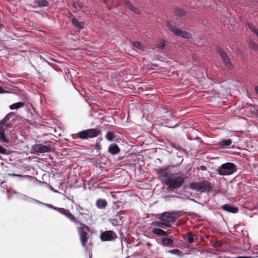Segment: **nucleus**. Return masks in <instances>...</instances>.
Segmentation results:
<instances>
[{
  "instance_id": "obj_21",
  "label": "nucleus",
  "mask_w": 258,
  "mask_h": 258,
  "mask_svg": "<svg viewBox=\"0 0 258 258\" xmlns=\"http://www.w3.org/2000/svg\"><path fill=\"white\" fill-rule=\"evenodd\" d=\"M107 205L106 200L102 199H99L96 202V206L99 209H104Z\"/></svg>"
},
{
  "instance_id": "obj_22",
  "label": "nucleus",
  "mask_w": 258,
  "mask_h": 258,
  "mask_svg": "<svg viewBox=\"0 0 258 258\" xmlns=\"http://www.w3.org/2000/svg\"><path fill=\"white\" fill-rule=\"evenodd\" d=\"M25 201H26L28 203H34V204H39V205H43V206H45L46 207H47V206H49L50 204H45V203H42L37 200H36L35 199H33L31 197H30L28 196H26V198L24 200Z\"/></svg>"
},
{
  "instance_id": "obj_26",
  "label": "nucleus",
  "mask_w": 258,
  "mask_h": 258,
  "mask_svg": "<svg viewBox=\"0 0 258 258\" xmlns=\"http://www.w3.org/2000/svg\"><path fill=\"white\" fill-rule=\"evenodd\" d=\"M170 145L171 147L174 148L177 151H180L183 153H186V151L185 149L181 147L179 144L175 143L174 142H171Z\"/></svg>"
},
{
  "instance_id": "obj_53",
  "label": "nucleus",
  "mask_w": 258,
  "mask_h": 258,
  "mask_svg": "<svg viewBox=\"0 0 258 258\" xmlns=\"http://www.w3.org/2000/svg\"><path fill=\"white\" fill-rule=\"evenodd\" d=\"M9 176H21V175L20 174H9Z\"/></svg>"
},
{
  "instance_id": "obj_2",
  "label": "nucleus",
  "mask_w": 258,
  "mask_h": 258,
  "mask_svg": "<svg viewBox=\"0 0 258 258\" xmlns=\"http://www.w3.org/2000/svg\"><path fill=\"white\" fill-rule=\"evenodd\" d=\"M189 188L201 193H207L212 189L211 183L207 180L192 182L189 184Z\"/></svg>"
},
{
  "instance_id": "obj_10",
  "label": "nucleus",
  "mask_w": 258,
  "mask_h": 258,
  "mask_svg": "<svg viewBox=\"0 0 258 258\" xmlns=\"http://www.w3.org/2000/svg\"><path fill=\"white\" fill-rule=\"evenodd\" d=\"M32 149L35 154L39 155L41 153L51 152L52 147L50 145H44L41 144H36L32 146Z\"/></svg>"
},
{
  "instance_id": "obj_17",
  "label": "nucleus",
  "mask_w": 258,
  "mask_h": 258,
  "mask_svg": "<svg viewBox=\"0 0 258 258\" xmlns=\"http://www.w3.org/2000/svg\"><path fill=\"white\" fill-rule=\"evenodd\" d=\"M152 225L153 226H156L157 227H159V228H165L164 226H165L167 227H169V228H171L172 227V225L170 223H169L168 222L161 221V220H160V221H153L152 223Z\"/></svg>"
},
{
  "instance_id": "obj_56",
  "label": "nucleus",
  "mask_w": 258,
  "mask_h": 258,
  "mask_svg": "<svg viewBox=\"0 0 258 258\" xmlns=\"http://www.w3.org/2000/svg\"><path fill=\"white\" fill-rule=\"evenodd\" d=\"M4 92V90L3 87H0V93H3Z\"/></svg>"
},
{
  "instance_id": "obj_4",
  "label": "nucleus",
  "mask_w": 258,
  "mask_h": 258,
  "mask_svg": "<svg viewBox=\"0 0 258 258\" xmlns=\"http://www.w3.org/2000/svg\"><path fill=\"white\" fill-rule=\"evenodd\" d=\"M47 207L49 209L56 211L62 215L65 216L68 219H69L74 224L76 225H83V223L81 222V221L76 218L75 216L72 214L69 210L62 208H58L51 204H50L49 206H47Z\"/></svg>"
},
{
  "instance_id": "obj_39",
  "label": "nucleus",
  "mask_w": 258,
  "mask_h": 258,
  "mask_svg": "<svg viewBox=\"0 0 258 258\" xmlns=\"http://www.w3.org/2000/svg\"><path fill=\"white\" fill-rule=\"evenodd\" d=\"M170 121H168L167 119H164L163 120V121L162 122V125H164L167 127H169V128H173L174 127H171L169 125H168L169 124H170Z\"/></svg>"
},
{
  "instance_id": "obj_38",
  "label": "nucleus",
  "mask_w": 258,
  "mask_h": 258,
  "mask_svg": "<svg viewBox=\"0 0 258 258\" xmlns=\"http://www.w3.org/2000/svg\"><path fill=\"white\" fill-rule=\"evenodd\" d=\"M166 41L164 40H161L158 44V46L161 49H164L166 46Z\"/></svg>"
},
{
  "instance_id": "obj_25",
  "label": "nucleus",
  "mask_w": 258,
  "mask_h": 258,
  "mask_svg": "<svg viewBox=\"0 0 258 258\" xmlns=\"http://www.w3.org/2000/svg\"><path fill=\"white\" fill-rule=\"evenodd\" d=\"M163 246H170L173 243L172 239L166 237H163L162 239Z\"/></svg>"
},
{
  "instance_id": "obj_43",
  "label": "nucleus",
  "mask_w": 258,
  "mask_h": 258,
  "mask_svg": "<svg viewBox=\"0 0 258 258\" xmlns=\"http://www.w3.org/2000/svg\"><path fill=\"white\" fill-rule=\"evenodd\" d=\"M94 149L98 152L101 149V146L100 145L97 144L95 145Z\"/></svg>"
},
{
  "instance_id": "obj_13",
  "label": "nucleus",
  "mask_w": 258,
  "mask_h": 258,
  "mask_svg": "<svg viewBox=\"0 0 258 258\" xmlns=\"http://www.w3.org/2000/svg\"><path fill=\"white\" fill-rule=\"evenodd\" d=\"M76 210L80 215L86 216V219H91L92 218V213L90 211V210L84 208L79 205H77Z\"/></svg>"
},
{
  "instance_id": "obj_63",
  "label": "nucleus",
  "mask_w": 258,
  "mask_h": 258,
  "mask_svg": "<svg viewBox=\"0 0 258 258\" xmlns=\"http://www.w3.org/2000/svg\"><path fill=\"white\" fill-rule=\"evenodd\" d=\"M35 12L36 13H39V12H38V11H35Z\"/></svg>"
},
{
  "instance_id": "obj_3",
  "label": "nucleus",
  "mask_w": 258,
  "mask_h": 258,
  "mask_svg": "<svg viewBox=\"0 0 258 258\" xmlns=\"http://www.w3.org/2000/svg\"><path fill=\"white\" fill-rule=\"evenodd\" d=\"M237 170V166L232 162H226L219 166L216 171L220 175H230L233 174Z\"/></svg>"
},
{
  "instance_id": "obj_58",
  "label": "nucleus",
  "mask_w": 258,
  "mask_h": 258,
  "mask_svg": "<svg viewBox=\"0 0 258 258\" xmlns=\"http://www.w3.org/2000/svg\"><path fill=\"white\" fill-rule=\"evenodd\" d=\"M124 158V156L120 157L119 158V160H122Z\"/></svg>"
},
{
  "instance_id": "obj_12",
  "label": "nucleus",
  "mask_w": 258,
  "mask_h": 258,
  "mask_svg": "<svg viewBox=\"0 0 258 258\" xmlns=\"http://www.w3.org/2000/svg\"><path fill=\"white\" fill-rule=\"evenodd\" d=\"M116 238H117L116 233L111 230L104 231L100 234V239L103 241H113Z\"/></svg>"
},
{
  "instance_id": "obj_29",
  "label": "nucleus",
  "mask_w": 258,
  "mask_h": 258,
  "mask_svg": "<svg viewBox=\"0 0 258 258\" xmlns=\"http://www.w3.org/2000/svg\"><path fill=\"white\" fill-rule=\"evenodd\" d=\"M24 106V103L22 102H18L13 104H11L9 106V108L11 110H17Z\"/></svg>"
},
{
  "instance_id": "obj_8",
  "label": "nucleus",
  "mask_w": 258,
  "mask_h": 258,
  "mask_svg": "<svg viewBox=\"0 0 258 258\" xmlns=\"http://www.w3.org/2000/svg\"><path fill=\"white\" fill-rule=\"evenodd\" d=\"M216 51L217 53L221 57L225 67L228 69L231 70L233 69V65L227 53L220 48H218Z\"/></svg>"
},
{
  "instance_id": "obj_52",
  "label": "nucleus",
  "mask_w": 258,
  "mask_h": 258,
  "mask_svg": "<svg viewBox=\"0 0 258 258\" xmlns=\"http://www.w3.org/2000/svg\"><path fill=\"white\" fill-rule=\"evenodd\" d=\"M50 189L51 191H53L54 192H55V193H58V192H59L57 190H55V189L53 188V187H52V186H50Z\"/></svg>"
},
{
  "instance_id": "obj_34",
  "label": "nucleus",
  "mask_w": 258,
  "mask_h": 258,
  "mask_svg": "<svg viewBox=\"0 0 258 258\" xmlns=\"http://www.w3.org/2000/svg\"><path fill=\"white\" fill-rule=\"evenodd\" d=\"M187 241L189 243H192L194 242V235L191 232H188L187 234Z\"/></svg>"
},
{
  "instance_id": "obj_20",
  "label": "nucleus",
  "mask_w": 258,
  "mask_h": 258,
  "mask_svg": "<svg viewBox=\"0 0 258 258\" xmlns=\"http://www.w3.org/2000/svg\"><path fill=\"white\" fill-rule=\"evenodd\" d=\"M5 129L6 128L4 127H0V140L3 142L9 143L10 142V140L8 136L5 133Z\"/></svg>"
},
{
  "instance_id": "obj_6",
  "label": "nucleus",
  "mask_w": 258,
  "mask_h": 258,
  "mask_svg": "<svg viewBox=\"0 0 258 258\" xmlns=\"http://www.w3.org/2000/svg\"><path fill=\"white\" fill-rule=\"evenodd\" d=\"M100 131L98 128H90L83 131L79 133V137L83 140L93 138L98 136Z\"/></svg>"
},
{
  "instance_id": "obj_1",
  "label": "nucleus",
  "mask_w": 258,
  "mask_h": 258,
  "mask_svg": "<svg viewBox=\"0 0 258 258\" xmlns=\"http://www.w3.org/2000/svg\"><path fill=\"white\" fill-rule=\"evenodd\" d=\"M163 182L170 191H173L182 186L184 182V178L182 176L175 175L171 173L170 174H166Z\"/></svg>"
},
{
  "instance_id": "obj_11",
  "label": "nucleus",
  "mask_w": 258,
  "mask_h": 258,
  "mask_svg": "<svg viewBox=\"0 0 258 258\" xmlns=\"http://www.w3.org/2000/svg\"><path fill=\"white\" fill-rule=\"evenodd\" d=\"M124 210L119 211L115 216V218L108 219L109 222L113 226L121 225L123 223V215L125 214Z\"/></svg>"
},
{
  "instance_id": "obj_19",
  "label": "nucleus",
  "mask_w": 258,
  "mask_h": 258,
  "mask_svg": "<svg viewBox=\"0 0 258 258\" xmlns=\"http://www.w3.org/2000/svg\"><path fill=\"white\" fill-rule=\"evenodd\" d=\"M174 14L181 20H184L186 15V12L183 9L177 8L174 9Z\"/></svg>"
},
{
  "instance_id": "obj_24",
  "label": "nucleus",
  "mask_w": 258,
  "mask_h": 258,
  "mask_svg": "<svg viewBox=\"0 0 258 258\" xmlns=\"http://www.w3.org/2000/svg\"><path fill=\"white\" fill-rule=\"evenodd\" d=\"M166 252L170 253L173 255H175L179 257H182L183 255V252L178 249H173L171 250H166Z\"/></svg>"
},
{
  "instance_id": "obj_33",
  "label": "nucleus",
  "mask_w": 258,
  "mask_h": 258,
  "mask_svg": "<svg viewBox=\"0 0 258 258\" xmlns=\"http://www.w3.org/2000/svg\"><path fill=\"white\" fill-rule=\"evenodd\" d=\"M247 26L249 29L251 30L253 33H254L258 37V30L253 25H252L249 23H247Z\"/></svg>"
},
{
  "instance_id": "obj_45",
  "label": "nucleus",
  "mask_w": 258,
  "mask_h": 258,
  "mask_svg": "<svg viewBox=\"0 0 258 258\" xmlns=\"http://www.w3.org/2000/svg\"><path fill=\"white\" fill-rule=\"evenodd\" d=\"M199 170H201V171H206L207 170V167L205 165H201L199 167Z\"/></svg>"
},
{
  "instance_id": "obj_44",
  "label": "nucleus",
  "mask_w": 258,
  "mask_h": 258,
  "mask_svg": "<svg viewBox=\"0 0 258 258\" xmlns=\"http://www.w3.org/2000/svg\"><path fill=\"white\" fill-rule=\"evenodd\" d=\"M26 196H27L25 195L22 194H19V196H18V197H19V199H20L21 200H23V201H24V200L26 198Z\"/></svg>"
},
{
  "instance_id": "obj_41",
  "label": "nucleus",
  "mask_w": 258,
  "mask_h": 258,
  "mask_svg": "<svg viewBox=\"0 0 258 258\" xmlns=\"http://www.w3.org/2000/svg\"><path fill=\"white\" fill-rule=\"evenodd\" d=\"M8 150L0 145V154H8Z\"/></svg>"
},
{
  "instance_id": "obj_64",
  "label": "nucleus",
  "mask_w": 258,
  "mask_h": 258,
  "mask_svg": "<svg viewBox=\"0 0 258 258\" xmlns=\"http://www.w3.org/2000/svg\"><path fill=\"white\" fill-rule=\"evenodd\" d=\"M252 217V215H250V217Z\"/></svg>"
},
{
  "instance_id": "obj_55",
  "label": "nucleus",
  "mask_w": 258,
  "mask_h": 258,
  "mask_svg": "<svg viewBox=\"0 0 258 258\" xmlns=\"http://www.w3.org/2000/svg\"><path fill=\"white\" fill-rule=\"evenodd\" d=\"M72 7H73V8H74L75 9H77L78 8V6L75 3L73 4Z\"/></svg>"
},
{
  "instance_id": "obj_40",
  "label": "nucleus",
  "mask_w": 258,
  "mask_h": 258,
  "mask_svg": "<svg viewBox=\"0 0 258 258\" xmlns=\"http://www.w3.org/2000/svg\"><path fill=\"white\" fill-rule=\"evenodd\" d=\"M41 58L43 59L45 61H46L49 66H50L51 67H53V64L50 63L49 61H48V60H54V59L47 56L46 58H44V57H42V56L41 57Z\"/></svg>"
},
{
  "instance_id": "obj_59",
  "label": "nucleus",
  "mask_w": 258,
  "mask_h": 258,
  "mask_svg": "<svg viewBox=\"0 0 258 258\" xmlns=\"http://www.w3.org/2000/svg\"><path fill=\"white\" fill-rule=\"evenodd\" d=\"M255 111L258 113V106L256 108H255Z\"/></svg>"
},
{
  "instance_id": "obj_28",
  "label": "nucleus",
  "mask_w": 258,
  "mask_h": 258,
  "mask_svg": "<svg viewBox=\"0 0 258 258\" xmlns=\"http://www.w3.org/2000/svg\"><path fill=\"white\" fill-rule=\"evenodd\" d=\"M34 3L40 8H43L48 6V2L46 0H35Z\"/></svg>"
},
{
  "instance_id": "obj_54",
  "label": "nucleus",
  "mask_w": 258,
  "mask_h": 258,
  "mask_svg": "<svg viewBox=\"0 0 258 258\" xmlns=\"http://www.w3.org/2000/svg\"><path fill=\"white\" fill-rule=\"evenodd\" d=\"M5 120H6V121H7L8 122V121L10 119V118L9 117V116H8V115H7L4 118H3Z\"/></svg>"
},
{
  "instance_id": "obj_15",
  "label": "nucleus",
  "mask_w": 258,
  "mask_h": 258,
  "mask_svg": "<svg viewBox=\"0 0 258 258\" xmlns=\"http://www.w3.org/2000/svg\"><path fill=\"white\" fill-rule=\"evenodd\" d=\"M220 209L224 211L235 214L238 212V208L228 204H225L221 206Z\"/></svg>"
},
{
  "instance_id": "obj_18",
  "label": "nucleus",
  "mask_w": 258,
  "mask_h": 258,
  "mask_svg": "<svg viewBox=\"0 0 258 258\" xmlns=\"http://www.w3.org/2000/svg\"><path fill=\"white\" fill-rule=\"evenodd\" d=\"M108 151L111 155H114L120 152V149L117 144H111L108 147Z\"/></svg>"
},
{
  "instance_id": "obj_50",
  "label": "nucleus",
  "mask_w": 258,
  "mask_h": 258,
  "mask_svg": "<svg viewBox=\"0 0 258 258\" xmlns=\"http://www.w3.org/2000/svg\"><path fill=\"white\" fill-rule=\"evenodd\" d=\"M124 3L127 7H128L130 4H131L129 0H124Z\"/></svg>"
},
{
  "instance_id": "obj_51",
  "label": "nucleus",
  "mask_w": 258,
  "mask_h": 258,
  "mask_svg": "<svg viewBox=\"0 0 258 258\" xmlns=\"http://www.w3.org/2000/svg\"><path fill=\"white\" fill-rule=\"evenodd\" d=\"M187 199L191 201H192V202H194L195 203H199V202H198L196 200H195L194 199H192V198H190L189 197H187Z\"/></svg>"
},
{
  "instance_id": "obj_60",
  "label": "nucleus",
  "mask_w": 258,
  "mask_h": 258,
  "mask_svg": "<svg viewBox=\"0 0 258 258\" xmlns=\"http://www.w3.org/2000/svg\"><path fill=\"white\" fill-rule=\"evenodd\" d=\"M13 193L14 194H17V191H15V190H13Z\"/></svg>"
},
{
  "instance_id": "obj_48",
  "label": "nucleus",
  "mask_w": 258,
  "mask_h": 258,
  "mask_svg": "<svg viewBox=\"0 0 258 258\" xmlns=\"http://www.w3.org/2000/svg\"><path fill=\"white\" fill-rule=\"evenodd\" d=\"M176 156H177V157L179 158L178 163H177V164H178V165H179V164H180L182 162V161H183V159H181V157H180V156H179L178 155V154H177V155H176Z\"/></svg>"
},
{
  "instance_id": "obj_35",
  "label": "nucleus",
  "mask_w": 258,
  "mask_h": 258,
  "mask_svg": "<svg viewBox=\"0 0 258 258\" xmlns=\"http://www.w3.org/2000/svg\"><path fill=\"white\" fill-rule=\"evenodd\" d=\"M127 7L131 11L133 12L136 14H139V10L137 8H135L132 4H130Z\"/></svg>"
},
{
  "instance_id": "obj_9",
  "label": "nucleus",
  "mask_w": 258,
  "mask_h": 258,
  "mask_svg": "<svg viewBox=\"0 0 258 258\" xmlns=\"http://www.w3.org/2000/svg\"><path fill=\"white\" fill-rule=\"evenodd\" d=\"M82 225L83 227H79L78 228V231L80 234V240L82 246L85 248L86 250H87L86 243H87L88 239L87 231L89 230V227L83 224Z\"/></svg>"
},
{
  "instance_id": "obj_14",
  "label": "nucleus",
  "mask_w": 258,
  "mask_h": 258,
  "mask_svg": "<svg viewBox=\"0 0 258 258\" xmlns=\"http://www.w3.org/2000/svg\"><path fill=\"white\" fill-rule=\"evenodd\" d=\"M154 170L156 172V173L159 175L162 174H164V176L161 178V180L163 182L164 181V179L166 178V174H170L171 173L169 169L167 167L164 168H155L154 169Z\"/></svg>"
},
{
  "instance_id": "obj_46",
  "label": "nucleus",
  "mask_w": 258,
  "mask_h": 258,
  "mask_svg": "<svg viewBox=\"0 0 258 258\" xmlns=\"http://www.w3.org/2000/svg\"><path fill=\"white\" fill-rule=\"evenodd\" d=\"M77 6L79 8V9H81L83 7V3H82L81 2H78Z\"/></svg>"
},
{
  "instance_id": "obj_32",
  "label": "nucleus",
  "mask_w": 258,
  "mask_h": 258,
  "mask_svg": "<svg viewBox=\"0 0 258 258\" xmlns=\"http://www.w3.org/2000/svg\"><path fill=\"white\" fill-rule=\"evenodd\" d=\"M249 47L251 49L255 51H258V45L255 42L253 41L249 42Z\"/></svg>"
},
{
  "instance_id": "obj_27",
  "label": "nucleus",
  "mask_w": 258,
  "mask_h": 258,
  "mask_svg": "<svg viewBox=\"0 0 258 258\" xmlns=\"http://www.w3.org/2000/svg\"><path fill=\"white\" fill-rule=\"evenodd\" d=\"M232 144V140L230 139H223L219 141V145L222 147H226L230 146Z\"/></svg>"
},
{
  "instance_id": "obj_5",
  "label": "nucleus",
  "mask_w": 258,
  "mask_h": 258,
  "mask_svg": "<svg viewBox=\"0 0 258 258\" xmlns=\"http://www.w3.org/2000/svg\"><path fill=\"white\" fill-rule=\"evenodd\" d=\"M167 27L174 34L177 36L183 37L184 38H189V34L176 27L175 23L174 22H169L167 24Z\"/></svg>"
},
{
  "instance_id": "obj_42",
  "label": "nucleus",
  "mask_w": 258,
  "mask_h": 258,
  "mask_svg": "<svg viewBox=\"0 0 258 258\" xmlns=\"http://www.w3.org/2000/svg\"><path fill=\"white\" fill-rule=\"evenodd\" d=\"M225 153L229 154L241 156V153L239 152L226 151Z\"/></svg>"
},
{
  "instance_id": "obj_31",
  "label": "nucleus",
  "mask_w": 258,
  "mask_h": 258,
  "mask_svg": "<svg viewBox=\"0 0 258 258\" xmlns=\"http://www.w3.org/2000/svg\"><path fill=\"white\" fill-rule=\"evenodd\" d=\"M133 45L135 47L137 48L138 49H139L140 50L143 51L145 49V47H144V45L142 43H141L139 41L134 42L133 43Z\"/></svg>"
},
{
  "instance_id": "obj_49",
  "label": "nucleus",
  "mask_w": 258,
  "mask_h": 258,
  "mask_svg": "<svg viewBox=\"0 0 258 258\" xmlns=\"http://www.w3.org/2000/svg\"><path fill=\"white\" fill-rule=\"evenodd\" d=\"M170 197H172V198H180V197L178 196H176V195H171V196H166L165 197V199L167 198H170Z\"/></svg>"
},
{
  "instance_id": "obj_47",
  "label": "nucleus",
  "mask_w": 258,
  "mask_h": 258,
  "mask_svg": "<svg viewBox=\"0 0 258 258\" xmlns=\"http://www.w3.org/2000/svg\"><path fill=\"white\" fill-rule=\"evenodd\" d=\"M8 116H9V117L10 118H14L15 116V114L14 112H10L9 113H8Z\"/></svg>"
},
{
  "instance_id": "obj_61",
  "label": "nucleus",
  "mask_w": 258,
  "mask_h": 258,
  "mask_svg": "<svg viewBox=\"0 0 258 258\" xmlns=\"http://www.w3.org/2000/svg\"><path fill=\"white\" fill-rule=\"evenodd\" d=\"M75 89H76V90L78 92H79V94H80L81 95H82V94L81 93V92H80L78 90H77L76 88H75Z\"/></svg>"
},
{
  "instance_id": "obj_37",
  "label": "nucleus",
  "mask_w": 258,
  "mask_h": 258,
  "mask_svg": "<svg viewBox=\"0 0 258 258\" xmlns=\"http://www.w3.org/2000/svg\"><path fill=\"white\" fill-rule=\"evenodd\" d=\"M222 244L223 243L220 240H217L213 243L212 246L214 247H221Z\"/></svg>"
},
{
  "instance_id": "obj_16",
  "label": "nucleus",
  "mask_w": 258,
  "mask_h": 258,
  "mask_svg": "<svg viewBox=\"0 0 258 258\" xmlns=\"http://www.w3.org/2000/svg\"><path fill=\"white\" fill-rule=\"evenodd\" d=\"M72 24L74 27L78 29L81 30L84 28V22L80 21L77 18L73 16L72 18Z\"/></svg>"
},
{
  "instance_id": "obj_7",
  "label": "nucleus",
  "mask_w": 258,
  "mask_h": 258,
  "mask_svg": "<svg viewBox=\"0 0 258 258\" xmlns=\"http://www.w3.org/2000/svg\"><path fill=\"white\" fill-rule=\"evenodd\" d=\"M158 216L160 220L169 223L174 222L178 218V215L175 212H164Z\"/></svg>"
},
{
  "instance_id": "obj_36",
  "label": "nucleus",
  "mask_w": 258,
  "mask_h": 258,
  "mask_svg": "<svg viewBox=\"0 0 258 258\" xmlns=\"http://www.w3.org/2000/svg\"><path fill=\"white\" fill-rule=\"evenodd\" d=\"M9 125V123H8L6 120H5L4 119H3L0 121V127H4L5 128H7L8 127Z\"/></svg>"
},
{
  "instance_id": "obj_30",
  "label": "nucleus",
  "mask_w": 258,
  "mask_h": 258,
  "mask_svg": "<svg viewBox=\"0 0 258 258\" xmlns=\"http://www.w3.org/2000/svg\"><path fill=\"white\" fill-rule=\"evenodd\" d=\"M105 139L109 141H112L115 138L114 134L112 132H107L105 136Z\"/></svg>"
},
{
  "instance_id": "obj_23",
  "label": "nucleus",
  "mask_w": 258,
  "mask_h": 258,
  "mask_svg": "<svg viewBox=\"0 0 258 258\" xmlns=\"http://www.w3.org/2000/svg\"><path fill=\"white\" fill-rule=\"evenodd\" d=\"M152 232L155 235L158 236H166L168 235V233L159 228H153L152 230Z\"/></svg>"
},
{
  "instance_id": "obj_62",
  "label": "nucleus",
  "mask_w": 258,
  "mask_h": 258,
  "mask_svg": "<svg viewBox=\"0 0 258 258\" xmlns=\"http://www.w3.org/2000/svg\"><path fill=\"white\" fill-rule=\"evenodd\" d=\"M170 116L173 117H174L172 113H170Z\"/></svg>"
},
{
  "instance_id": "obj_57",
  "label": "nucleus",
  "mask_w": 258,
  "mask_h": 258,
  "mask_svg": "<svg viewBox=\"0 0 258 258\" xmlns=\"http://www.w3.org/2000/svg\"><path fill=\"white\" fill-rule=\"evenodd\" d=\"M163 110H164V113H166L168 112V111H168V110H167L166 108H163Z\"/></svg>"
}]
</instances>
